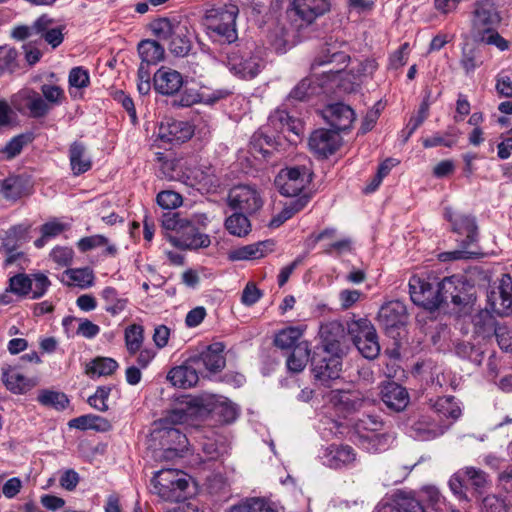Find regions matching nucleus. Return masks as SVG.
<instances>
[{"instance_id":"64","label":"nucleus","mask_w":512,"mask_h":512,"mask_svg":"<svg viewBox=\"0 0 512 512\" xmlns=\"http://www.w3.org/2000/svg\"><path fill=\"white\" fill-rule=\"evenodd\" d=\"M482 509L484 512H507V505L504 499L491 494L483 498Z\"/></svg>"},{"instance_id":"29","label":"nucleus","mask_w":512,"mask_h":512,"mask_svg":"<svg viewBox=\"0 0 512 512\" xmlns=\"http://www.w3.org/2000/svg\"><path fill=\"white\" fill-rule=\"evenodd\" d=\"M393 504L382 503L376 508V512H393L397 508L398 512H425L421 502L413 495L401 493L397 496Z\"/></svg>"},{"instance_id":"25","label":"nucleus","mask_w":512,"mask_h":512,"mask_svg":"<svg viewBox=\"0 0 512 512\" xmlns=\"http://www.w3.org/2000/svg\"><path fill=\"white\" fill-rule=\"evenodd\" d=\"M267 128L278 133L291 132L297 136L302 133V123L294 119L285 110L277 109L268 118Z\"/></svg>"},{"instance_id":"47","label":"nucleus","mask_w":512,"mask_h":512,"mask_svg":"<svg viewBox=\"0 0 512 512\" xmlns=\"http://www.w3.org/2000/svg\"><path fill=\"white\" fill-rule=\"evenodd\" d=\"M302 335L303 329L301 327L290 326L276 334L274 344L280 349L294 348L297 343L301 342Z\"/></svg>"},{"instance_id":"37","label":"nucleus","mask_w":512,"mask_h":512,"mask_svg":"<svg viewBox=\"0 0 512 512\" xmlns=\"http://www.w3.org/2000/svg\"><path fill=\"white\" fill-rule=\"evenodd\" d=\"M69 427L80 430L94 429L100 432H107L112 428L111 423L97 415L88 414L71 419L68 423Z\"/></svg>"},{"instance_id":"6","label":"nucleus","mask_w":512,"mask_h":512,"mask_svg":"<svg viewBox=\"0 0 512 512\" xmlns=\"http://www.w3.org/2000/svg\"><path fill=\"white\" fill-rule=\"evenodd\" d=\"M502 21V12L494 0H477L471 13V31L473 36L485 35L498 29Z\"/></svg>"},{"instance_id":"31","label":"nucleus","mask_w":512,"mask_h":512,"mask_svg":"<svg viewBox=\"0 0 512 512\" xmlns=\"http://www.w3.org/2000/svg\"><path fill=\"white\" fill-rule=\"evenodd\" d=\"M162 438H166V443L170 446L165 450V457L182 456L187 449L188 439L178 428L165 427Z\"/></svg>"},{"instance_id":"45","label":"nucleus","mask_w":512,"mask_h":512,"mask_svg":"<svg viewBox=\"0 0 512 512\" xmlns=\"http://www.w3.org/2000/svg\"><path fill=\"white\" fill-rule=\"evenodd\" d=\"M433 409L434 412L438 415L439 420H441L443 417L456 420L461 414L459 405L455 401L454 397L451 396L439 397L435 401Z\"/></svg>"},{"instance_id":"12","label":"nucleus","mask_w":512,"mask_h":512,"mask_svg":"<svg viewBox=\"0 0 512 512\" xmlns=\"http://www.w3.org/2000/svg\"><path fill=\"white\" fill-rule=\"evenodd\" d=\"M471 289L472 287L462 277L453 275L444 278L439 282L438 292H440L441 298L439 306L441 307L449 301L456 306L469 304L472 300Z\"/></svg>"},{"instance_id":"3","label":"nucleus","mask_w":512,"mask_h":512,"mask_svg":"<svg viewBox=\"0 0 512 512\" xmlns=\"http://www.w3.org/2000/svg\"><path fill=\"white\" fill-rule=\"evenodd\" d=\"M188 222L180 213H166L162 218V229L175 232V235H167L168 240L177 248L196 250L206 248L211 240L207 234H191L186 232Z\"/></svg>"},{"instance_id":"23","label":"nucleus","mask_w":512,"mask_h":512,"mask_svg":"<svg viewBox=\"0 0 512 512\" xmlns=\"http://www.w3.org/2000/svg\"><path fill=\"white\" fill-rule=\"evenodd\" d=\"M381 399L392 411H403L409 403L407 390L395 382L387 383L381 390Z\"/></svg>"},{"instance_id":"34","label":"nucleus","mask_w":512,"mask_h":512,"mask_svg":"<svg viewBox=\"0 0 512 512\" xmlns=\"http://www.w3.org/2000/svg\"><path fill=\"white\" fill-rule=\"evenodd\" d=\"M184 24L176 17L158 18L151 22L150 28L159 40L168 41L175 33L179 34Z\"/></svg>"},{"instance_id":"30","label":"nucleus","mask_w":512,"mask_h":512,"mask_svg":"<svg viewBox=\"0 0 512 512\" xmlns=\"http://www.w3.org/2000/svg\"><path fill=\"white\" fill-rule=\"evenodd\" d=\"M324 83H318L313 77L303 78L287 96L288 101H307L322 92Z\"/></svg>"},{"instance_id":"38","label":"nucleus","mask_w":512,"mask_h":512,"mask_svg":"<svg viewBox=\"0 0 512 512\" xmlns=\"http://www.w3.org/2000/svg\"><path fill=\"white\" fill-rule=\"evenodd\" d=\"M138 53L141 63L155 65L164 58L165 50L157 41L147 39L138 44Z\"/></svg>"},{"instance_id":"7","label":"nucleus","mask_w":512,"mask_h":512,"mask_svg":"<svg viewBox=\"0 0 512 512\" xmlns=\"http://www.w3.org/2000/svg\"><path fill=\"white\" fill-rule=\"evenodd\" d=\"M439 282L436 278L413 275L409 279V293L413 303L429 311L439 309Z\"/></svg>"},{"instance_id":"33","label":"nucleus","mask_w":512,"mask_h":512,"mask_svg":"<svg viewBox=\"0 0 512 512\" xmlns=\"http://www.w3.org/2000/svg\"><path fill=\"white\" fill-rule=\"evenodd\" d=\"M2 379L13 393L21 394L29 390L30 379L16 367L2 368Z\"/></svg>"},{"instance_id":"19","label":"nucleus","mask_w":512,"mask_h":512,"mask_svg":"<svg viewBox=\"0 0 512 512\" xmlns=\"http://www.w3.org/2000/svg\"><path fill=\"white\" fill-rule=\"evenodd\" d=\"M183 82L181 73L164 66L159 68L153 77L155 91L166 96H173L178 93L183 86Z\"/></svg>"},{"instance_id":"28","label":"nucleus","mask_w":512,"mask_h":512,"mask_svg":"<svg viewBox=\"0 0 512 512\" xmlns=\"http://www.w3.org/2000/svg\"><path fill=\"white\" fill-rule=\"evenodd\" d=\"M344 335V326L339 321H331L321 326L322 348L331 352H342L340 340Z\"/></svg>"},{"instance_id":"43","label":"nucleus","mask_w":512,"mask_h":512,"mask_svg":"<svg viewBox=\"0 0 512 512\" xmlns=\"http://www.w3.org/2000/svg\"><path fill=\"white\" fill-rule=\"evenodd\" d=\"M124 341L127 353L135 356L144 342V328L140 324H131L124 331Z\"/></svg>"},{"instance_id":"40","label":"nucleus","mask_w":512,"mask_h":512,"mask_svg":"<svg viewBox=\"0 0 512 512\" xmlns=\"http://www.w3.org/2000/svg\"><path fill=\"white\" fill-rule=\"evenodd\" d=\"M484 63L483 53L480 48L466 44L462 48L460 65L466 75H471Z\"/></svg>"},{"instance_id":"60","label":"nucleus","mask_w":512,"mask_h":512,"mask_svg":"<svg viewBox=\"0 0 512 512\" xmlns=\"http://www.w3.org/2000/svg\"><path fill=\"white\" fill-rule=\"evenodd\" d=\"M16 240H15V232H9L7 236L3 239V243L0 247V253L6 255L5 265H11L14 263L20 253L16 252Z\"/></svg>"},{"instance_id":"5","label":"nucleus","mask_w":512,"mask_h":512,"mask_svg":"<svg viewBox=\"0 0 512 512\" xmlns=\"http://www.w3.org/2000/svg\"><path fill=\"white\" fill-rule=\"evenodd\" d=\"M227 66L235 75L244 78H254L263 67L260 52H254L252 47H236L227 53Z\"/></svg>"},{"instance_id":"50","label":"nucleus","mask_w":512,"mask_h":512,"mask_svg":"<svg viewBox=\"0 0 512 512\" xmlns=\"http://www.w3.org/2000/svg\"><path fill=\"white\" fill-rule=\"evenodd\" d=\"M360 354L367 359H375L380 353V344L376 329L373 330L372 335H367L366 338L354 343Z\"/></svg>"},{"instance_id":"46","label":"nucleus","mask_w":512,"mask_h":512,"mask_svg":"<svg viewBox=\"0 0 512 512\" xmlns=\"http://www.w3.org/2000/svg\"><path fill=\"white\" fill-rule=\"evenodd\" d=\"M475 332L483 337L494 335L495 330L500 326L494 316L488 310H482L473 319Z\"/></svg>"},{"instance_id":"36","label":"nucleus","mask_w":512,"mask_h":512,"mask_svg":"<svg viewBox=\"0 0 512 512\" xmlns=\"http://www.w3.org/2000/svg\"><path fill=\"white\" fill-rule=\"evenodd\" d=\"M63 279L66 285L76 286L81 289H86L94 284V273L88 267L84 268H69L63 272Z\"/></svg>"},{"instance_id":"63","label":"nucleus","mask_w":512,"mask_h":512,"mask_svg":"<svg viewBox=\"0 0 512 512\" xmlns=\"http://www.w3.org/2000/svg\"><path fill=\"white\" fill-rule=\"evenodd\" d=\"M228 512H275L267 507L262 500L250 499L232 506Z\"/></svg>"},{"instance_id":"20","label":"nucleus","mask_w":512,"mask_h":512,"mask_svg":"<svg viewBox=\"0 0 512 512\" xmlns=\"http://www.w3.org/2000/svg\"><path fill=\"white\" fill-rule=\"evenodd\" d=\"M193 129L185 121L167 119L161 122L158 137L167 143H183L191 138Z\"/></svg>"},{"instance_id":"53","label":"nucleus","mask_w":512,"mask_h":512,"mask_svg":"<svg viewBox=\"0 0 512 512\" xmlns=\"http://www.w3.org/2000/svg\"><path fill=\"white\" fill-rule=\"evenodd\" d=\"M66 226L58 221H50L45 223L40 228L41 237L34 242V245L38 248H42L46 242L58 235H60Z\"/></svg>"},{"instance_id":"9","label":"nucleus","mask_w":512,"mask_h":512,"mask_svg":"<svg viewBox=\"0 0 512 512\" xmlns=\"http://www.w3.org/2000/svg\"><path fill=\"white\" fill-rule=\"evenodd\" d=\"M227 203L232 210L251 215L262 208L264 200L255 185L241 184L229 191Z\"/></svg>"},{"instance_id":"8","label":"nucleus","mask_w":512,"mask_h":512,"mask_svg":"<svg viewBox=\"0 0 512 512\" xmlns=\"http://www.w3.org/2000/svg\"><path fill=\"white\" fill-rule=\"evenodd\" d=\"M312 173L305 166L282 169L275 178V186L285 197L295 199L301 196L311 182Z\"/></svg>"},{"instance_id":"22","label":"nucleus","mask_w":512,"mask_h":512,"mask_svg":"<svg viewBox=\"0 0 512 512\" xmlns=\"http://www.w3.org/2000/svg\"><path fill=\"white\" fill-rule=\"evenodd\" d=\"M195 366H197L196 363H191L189 358L185 364L173 367L168 372L167 379L175 387L182 389L191 388L199 381L198 372Z\"/></svg>"},{"instance_id":"57","label":"nucleus","mask_w":512,"mask_h":512,"mask_svg":"<svg viewBox=\"0 0 512 512\" xmlns=\"http://www.w3.org/2000/svg\"><path fill=\"white\" fill-rule=\"evenodd\" d=\"M11 104L21 113L32 112V89L25 87L14 94Z\"/></svg>"},{"instance_id":"26","label":"nucleus","mask_w":512,"mask_h":512,"mask_svg":"<svg viewBox=\"0 0 512 512\" xmlns=\"http://www.w3.org/2000/svg\"><path fill=\"white\" fill-rule=\"evenodd\" d=\"M69 161L72 173L81 175L92 167V160L84 143L75 141L69 147Z\"/></svg>"},{"instance_id":"18","label":"nucleus","mask_w":512,"mask_h":512,"mask_svg":"<svg viewBox=\"0 0 512 512\" xmlns=\"http://www.w3.org/2000/svg\"><path fill=\"white\" fill-rule=\"evenodd\" d=\"M447 428L448 425L439 423L430 415H421L412 422L409 433L414 439L428 441L444 434Z\"/></svg>"},{"instance_id":"55","label":"nucleus","mask_w":512,"mask_h":512,"mask_svg":"<svg viewBox=\"0 0 512 512\" xmlns=\"http://www.w3.org/2000/svg\"><path fill=\"white\" fill-rule=\"evenodd\" d=\"M49 258L59 267H68L72 264L74 250L68 246H55L49 253Z\"/></svg>"},{"instance_id":"10","label":"nucleus","mask_w":512,"mask_h":512,"mask_svg":"<svg viewBox=\"0 0 512 512\" xmlns=\"http://www.w3.org/2000/svg\"><path fill=\"white\" fill-rule=\"evenodd\" d=\"M330 11L328 0H293L291 18L298 29L306 28Z\"/></svg>"},{"instance_id":"11","label":"nucleus","mask_w":512,"mask_h":512,"mask_svg":"<svg viewBox=\"0 0 512 512\" xmlns=\"http://www.w3.org/2000/svg\"><path fill=\"white\" fill-rule=\"evenodd\" d=\"M465 482L469 483L478 493H482L488 485L487 474L476 467L466 466L456 471L449 479V487L460 499H466Z\"/></svg>"},{"instance_id":"49","label":"nucleus","mask_w":512,"mask_h":512,"mask_svg":"<svg viewBox=\"0 0 512 512\" xmlns=\"http://www.w3.org/2000/svg\"><path fill=\"white\" fill-rule=\"evenodd\" d=\"M196 412V406L190 402H181L170 411L166 420L172 424L188 423L196 415Z\"/></svg>"},{"instance_id":"16","label":"nucleus","mask_w":512,"mask_h":512,"mask_svg":"<svg viewBox=\"0 0 512 512\" xmlns=\"http://www.w3.org/2000/svg\"><path fill=\"white\" fill-rule=\"evenodd\" d=\"M377 320L387 333L404 326L407 320L406 306L401 301L395 300L381 306Z\"/></svg>"},{"instance_id":"59","label":"nucleus","mask_w":512,"mask_h":512,"mask_svg":"<svg viewBox=\"0 0 512 512\" xmlns=\"http://www.w3.org/2000/svg\"><path fill=\"white\" fill-rule=\"evenodd\" d=\"M111 390L110 386H99L95 393L88 398L89 405L98 411H107L109 409L107 400Z\"/></svg>"},{"instance_id":"51","label":"nucleus","mask_w":512,"mask_h":512,"mask_svg":"<svg viewBox=\"0 0 512 512\" xmlns=\"http://www.w3.org/2000/svg\"><path fill=\"white\" fill-rule=\"evenodd\" d=\"M101 296L106 302V311L112 315L121 313L126 307L127 300L119 298L116 289L113 287L104 288L101 292Z\"/></svg>"},{"instance_id":"42","label":"nucleus","mask_w":512,"mask_h":512,"mask_svg":"<svg viewBox=\"0 0 512 512\" xmlns=\"http://www.w3.org/2000/svg\"><path fill=\"white\" fill-rule=\"evenodd\" d=\"M310 358V349L307 341L299 342L293 348L287 359V367L292 372H301Z\"/></svg>"},{"instance_id":"13","label":"nucleus","mask_w":512,"mask_h":512,"mask_svg":"<svg viewBox=\"0 0 512 512\" xmlns=\"http://www.w3.org/2000/svg\"><path fill=\"white\" fill-rule=\"evenodd\" d=\"M341 354L324 349L316 352L311 358L314 376L323 382L338 378L342 368Z\"/></svg>"},{"instance_id":"58","label":"nucleus","mask_w":512,"mask_h":512,"mask_svg":"<svg viewBox=\"0 0 512 512\" xmlns=\"http://www.w3.org/2000/svg\"><path fill=\"white\" fill-rule=\"evenodd\" d=\"M32 288V280L26 274L20 273L9 279V291L24 296L29 293Z\"/></svg>"},{"instance_id":"35","label":"nucleus","mask_w":512,"mask_h":512,"mask_svg":"<svg viewBox=\"0 0 512 512\" xmlns=\"http://www.w3.org/2000/svg\"><path fill=\"white\" fill-rule=\"evenodd\" d=\"M275 137L268 135L263 129L255 132L250 142V153L257 158L261 155L266 159L270 157L275 146Z\"/></svg>"},{"instance_id":"61","label":"nucleus","mask_w":512,"mask_h":512,"mask_svg":"<svg viewBox=\"0 0 512 512\" xmlns=\"http://www.w3.org/2000/svg\"><path fill=\"white\" fill-rule=\"evenodd\" d=\"M338 402L347 412L357 411L364 405V400L356 392H340Z\"/></svg>"},{"instance_id":"54","label":"nucleus","mask_w":512,"mask_h":512,"mask_svg":"<svg viewBox=\"0 0 512 512\" xmlns=\"http://www.w3.org/2000/svg\"><path fill=\"white\" fill-rule=\"evenodd\" d=\"M202 452V460L204 462L218 460L221 459L227 453V447L223 442L218 443L216 440L206 439L202 443Z\"/></svg>"},{"instance_id":"44","label":"nucleus","mask_w":512,"mask_h":512,"mask_svg":"<svg viewBox=\"0 0 512 512\" xmlns=\"http://www.w3.org/2000/svg\"><path fill=\"white\" fill-rule=\"evenodd\" d=\"M188 27L184 24L181 27V31L175 33L168 41H169V50L170 52L178 57L187 56L189 51L191 50L192 43L190 38L188 37Z\"/></svg>"},{"instance_id":"2","label":"nucleus","mask_w":512,"mask_h":512,"mask_svg":"<svg viewBox=\"0 0 512 512\" xmlns=\"http://www.w3.org/2000/svg\"><path fill=\"white\" fill-rule=\"evenodd\" d=\"M189 479L183 471L162 469L157 471L151 480L153 493L164 501L180 502L187 497Z\"/></svg>"},{"instance_id":"48","label":"nucleus","mask_w":512,"mask_h":512,"mask_svg":"<svg viewBox=\"0 0 512 512\" xmlns=\"http://www.w3.org/2000/svg\"><path fill=\"white\" fill-rule=\"evenodd\" d=\"M346 328L353 343L366 338L367 335H372L373 330H375L371 321L366 318L348 321Z\"/></svg>"},{"instance_id":"41","label":"nucleus","mask_w":512,"mask_h":512,"mask_svg":"<svg viewBox=\"0 0 512 512\" xmlns=\"http://www.w3.org/2000/svg\"><path fill=\"white\" fill-rule=\"evenodd\" d=\"M248 214L241 211H235L225 220V228L227 231L237 237H245L251 231V223Z\"/></svg>"},{"instance_id":"1","label":"nucleus","mask_w":512,"mask_h":512,"mask_svg":"<svg viewBox=\"0 0 512 512\" xmlns=\"http://www.w3.org/2000/svg\"><path fill=\"white\" fill-rule=\"evenodd\" d=\"M444 217L452 225V230L460 235H465L462 241L464 249L443 252L439 255L441 261H453L459 259H469L476 255L475 252L467 250V247L474 243L477 239V225L475 218L453 211L452 208L446 207Z\"/></svg>"},{"instance_id":"62","label":"nucleus","mask_w":512,"mask_h":512,"mask_svg":"<svg viewBox=\"0 0 512 512\" xmlns=\"http://www.w3.org/2000/svg\"><path fill=\"white\" fill-rule=\"evenodd\" d=\"M430 97H431V91H427L422 103L419 106L417 115L412 116L409 119L408 124L411 126V130H417L423 124V122L428 118L429 108H430V104H431Z\"/></svg>"},{"instance_id":"15","label":"nucleus","mask_w":512,"mask_h":512,"mask_svg":"<svg viewBox=\"0 0 512 512\" xmlns=\"http://www.w3.org/2000/svg\"><path fill=\"white\" fill-rule=\"evenodd\" d=\"M488 305L491 311L499 316L512 314V278L504 274L499 285L487 295Z\"/></svg>"},{"instance_id":"27","label":"nucleus","mask_w":512,"mask_h":512,"mask_svg":"<svg viewBox=\"0 0 512 512\" xmlns=\"http://www.w3.org/2000/svg\"><path fill=\"white\" fill-rule=\"evenodd\" d=\"M374 425L371 431L366 434L360 435V442L363 448L369 452L385 451L393 443L395 437L391 433H377L375 432L378 422L373 421Z\"/></svg>"},{"instance_id":"17","label":"nucleus","mask_w":512,"mask_h":512,"mask_svg":"<svg viewBox=\"0 0 512 512\" xmlns=\"http://www.w3.org/2000/svg\"><path fill=\"white\" fill-rule=\"evenodd\" d=\"M322 114L325 121L338 133L351 128L356 119L354 110L344 103L328 105Z\"/></svg>"},{"instance_id":"39","label":"nucleus","mask_w":512,"mask_h":512,"mask_svg":"<svg viewBox=\"0 0 512 512\" xmlns=\"http://www.w3.org/2000/svg\"><path fill=\"white\" fill-rule=\"evenodd\" d=\"M119 367L116 360L110 357H96L86 364L85 373L90 378L109 376Z\"/></svg>"},{"instance_id":"56","label":"nucleus","mask_w":512,"mask_h":512,"mask_svg":"<svg viewBox=\"0 0 512 512\" xmlns=\"http://www.w3.org/2000/svg\"><path fill=\"white\" fill-rule=\"evenodd\" d=\"M310 201L309 194H302L298 198L290 199L283 204V208L280 211L284 219L288 220L292 218L296 213L300 212L308 202Z\"/></svg>"},{"instance_id":"21","label":"nucleus","mask_w":512,"mask_h":512,"mask_svg":"<svg viewBox=\"0 0 512 512\" xmlns=\"http://www.w3.org/2000/svg\"><path fill=\"white\" fill-rule=\"evenodd\" d=\"M224 350L225 345L223 343H212L199 356L191 357L190 362L196 363V365L202 364L209 372H220L226 364Z\"/></svg>"},{"instance_id":"24","label":"nucleus","mask_w":512,"mask_h":512,"mask_svg":"<svg viewBox=\"0 0 512 512\" xmlns=\"http://www.w3.org/2000/svg\"><path fill=\"white\" fill-rule=\"evenodd\" d=\"M323 459L325 465L338 469L354 462L356 454L349 445H331L326 449Z\"/></svg>"},{"instance_id":"32","label":"nucleus","mask_w":512,"mask_h":512,"mask_svg":"<svg viewBox=\"0 0 512 512\" xmlns=\"http://www.w3.org/2000/svg\"><path fill=\"white\" fill-rule=\"evenodd\" d=\"M273 243L263 241L254 244L242 246L229 253V259L232 261L252 260L263 257L268 250H271Z\"/></svg>"},{"instance_id":"4","label":"nucleus","mask_w":512,"mask_h":512,"mask_svg":"<svg viewBox=\"0 0 512 512\" xmlns=\"http://www.w3.org/2000/svg\"><path fill=\"white\" fill-rule=\"evenodd\" d=\"M239 9L235 4L228 3L220 8H213L206 12L205 21L212 37L220 41L232 43L237 39L236 18Z\"/></svg>"},{"instance_id":"52","label":"nucleus","mask_w":512,"mask_h":512,"mask_svg":"<svg viewBox=\"0 0 512 512\" xmlns=\"http://www.w3.org/2000/svg\"><path fill=\"white\" fill-rule=\"evenodd\" d=\"M38 401L47 407H52L56 410L64 409L69 400L67 396L62 392L43 390L38 395Z\"/></svg>"},{"instance_id":"14","label":"nucleus","mask_w":512,"mask_h":512,"mask_svg":"<svg viewBox=\"0 0 512 512\" xmlns=\"http://www.w3.org/2000/svg\"><path fill=\"white\" fill-rule=\"evenodd\" d=\"M342 139L337 131L324 128L314 130L309 139L310 151L318 158H328L341 146Z\"/></svg>"}]
</instances>
